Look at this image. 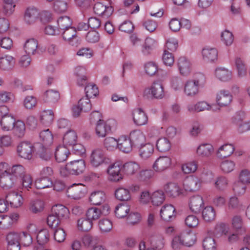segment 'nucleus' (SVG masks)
I'll return each mask as SVG.
<instances>
[{"mask_svg": "<svg viewBox=\"0 0 250 250\" xmlns=\"http://www.w3.org/2000/svg\"><path fill=\"white\" fill-rule=\"evenodd\" d=\"M50 239L49 231L46 229L40 230L37 235V240L40 245H44L48 243Z\"/></svg>", "mask_w": 250, "mask_h": 250, "instance_id": "obj_57", "label": "nucleus"}, {"mask_svg": "<svg viewBox=\"0 0 250 250\" xmlns=\"http://www.w3.org/2000/svg\"><path fill=\"white\" fill-rule=\"evenodd\" d=\"M202 180L195 176L187 177L184 181L183 187L186 191H197L201 187Z\"/></svg>", "mask_w": 250, "mask_h": 250, "instance_id": "obj_8", "label": "nucleus"}, {"mask_svg": "<svg viewBox=\"0 0 250 250\" xmlns=\"http://www.w3.org/2000/svg\"><path fill=\"white\" fill-rule=\"evenodd\" d=\"M176 64L180 74L184 76H188L192 70V64L185 56H181L177 59Z\"/></svg>", "mask_w": 250, "mask_h": 250, "instance_id": "obj_10", "label": "nucleus"}, {"mask_svg": "<svg viewBox=\"0 0 250 250\" xmlns=\"http://www.w3.org/2000/svg\"><path fill=\"white\" fill-rule=\"evenodd\" d=\"M5 199L6 203H9L12 207L16 208L20 207L23 203L22 196L15 192L7 194Z\"/></svg>", "mask_w": 250, "mask_h": 250, "instance_id": "obj_27", "label": "nucleus"}, {"mask_svg": "<svg viewBox=\"0 0 250 250\" xmlns=\"http://www.w3.org/2000/svg\"><path fill=\"white\" fill-rule=\"evenodd\" d=\"M203 247L204 250H216L217 246L213 238L207 237L203 241Z\"/></svg>", "mask_w": 250, "mask_h": 250, "instance_id": "obj_64", "label": "nucleus"}, {"mask_svg": "<svg viewBox=\"0 0 250 250\" xmlns=\"http://www.w3.org/2000/svg\"><path fill=\"white\" fill-rule=\"evenodd\" d=\"M68 196L74 199H79L84 195V187L82 184H73L68 188Z\"/></svg>", "mask_w": 250, "mask_h": 250, "instance_id": "obj_20", "label": "nucleus"}, {"mask_svg": "<svg viewBox=\"0 0 250 250\" xmlns=\"http://www.w3.org/2000/svg\"><path fill=\"white\" fill-rule=\"evenodd\" d=\"M21 185V181L17 177L10 173H2L0 176V186L5 189L18 188Z\"/></svg>", "mask_w": 250, "mask_h": 250, "instance_id": "obj_4", "label": "nucleus"}, {"mask_svg": "<svg viewBox=\"0 0 250 250\" xmlns=\"http://www.w3.org/2000/svg\"><path fill=\"white\" fill-rule=\"evenodd\" d=\"M180 235L184 246L190 247L193 246L196 242V237L193 232H183Z\"/></svg>", "mask_w": 250, "mask_h": 250, "instance_id": "obj_44", "label": "nucleus"}, {"mask_svg": "<svg viewBox=\"0 0 250 250\" xmlns=\"http://www.w3.org/2000/svg\"><path fill=\"white\" fill-rule=\"evenodd\" d=\"M133 119L134 123L138 125H144L147 122V117L141 108H137L133 112Z\"/></svg>", "mask_w": 250, "mask_h": 250, "instance_id": "obj_30", "label": "nucleus"}, {"mask_svg": "<svg viewBox=\"0 0 250 250\" xmlns=\"http://www.w3.org/2000/svg\"><path fill=\"white\" fill-rule=\"evenodd\" d=\"M15 58L10 55H4L0 57V70L8 72L15 66Z\"/></svg>", "mask_w": 250, "mask_h": 250, "instance_id": "obj_13", "label": "nucleus"}, {"mask_svg": "<svg viewBox=\"0 0 250 250\" xmlns=\"http://www.w3.org/2000/svg\"><path fill=\"white\" fill-rule=\"evenodd\" d=\"M35 150L39 157L43 160L49 161L51 158L52 153L50 149L45 147L42 144H36Z\"/></svg>", "mask_w": 250, "mask_h": 250, "instance_id": "obj_25", "label": "nucleus"}, {"mask_svg": "<svg viewBox=\"0 0 250 250\" xmlns=\"http://www.w3.org/2000/svg\"><path fill=\"white\" fill-rule=\"evenodd\" d=\"M238 181L243 184H250V170L248 169H242L239 173Z\"/></svg>", "mask_w": 250, "mask_h": 250, "instance_id": "obj_63", "label": "nucleus"}, {"mask_svg": "<svg viewBox=\"0 0 250 250\" xmlns=\"http://www.w3.org/2000/svg\"><path fill=\"white\" fill-rule=\"evenodd\" d=\"M77 227L79 230L88 231L92 227V222L87 218H82L77 221Z\"/></svg>", "mask_w": 250, "mask_h": 250, "instance_id": "obj_51", "label": "nucleus"}, {"mask_svg": "<svg viewBox=\"0 0 250 250\" xmlns=\"http://www.w3.org/2000/svg\"><path fill=\"white\" fill-rule=\"evenodd\" d=\"M118 148L124 153H129L132 149V143L126 136L122 135L118 139Z\"/></svg>", "mask_w": 250, "mask_h": 250, "instance_id": "obj_19", "label": "nucleus"}, {"mask_svg": "<svg viewBox=\"0 0 250 250\" xmlns=\"http://www.w3.org/2000/svg\"><path fill=\"white\" fill-rule=\"evenodd\" d=\"M171 164V160L170 157H160L155 161L153 165V168L155 171L162 172L168 168Z\"/></svg>", "mask_w": 250, "mask_h": 250, "instance_id": "obj_17", "label": "nucleus"}, {"mask_svg": "<svg viewBox=\"0 0 250 250\" xmlns=\"http://www.w3.org/2000/svg\"><path fill=\"white\" fill-rule=\"evenodd\" d=\"M39 11L35 8H28L26 10L24 15L25 21L28 24L35 23L38 19Z\"/></svg>", "mask_w": 250, "mask_h": 250, "instance_id": "obj_41", "label": "nucleus"}, {"mask_svg": "<svg viewBox=\"0 0 250 250\" xmlns=\"http://www.w3.org/2000/svg\"><path fill=\"white\" fill-rule=\"evenodd\" d=\"M188 205L191 211L199 213L204 205L203 198L199 195L193 196L190 198Z\"/></svg>", "mask_w": 250, "mask_h": 250, "instance_id": "obj_23", "label": "nucleus"}, {"mask_svg": "<svg viewBox=\"0 0 250 250\" xmlns=\"http://www.w3.org/2000/svg\"><path fill=\"white\" fill-rule=\"evenodd\" d=\"M219 167L223 173L229 174L235 169L236 163L233 160L225 159L220 162Z\"/></svg>", "mask_w": 250, "mask_h": 250, "instance_id": "obj_38", "label": "nucleus"}, {"mask_svg": "<svg viewBox=\"0 0 250 250\" xmlns=\"http://www.w3.org/2000/svg\"><path fill=\"white\" fill-rule=\"evenodd\" d=\"M13 136L17 138L21 139L24 137L26 132L25 123L21 120H17L12 128Z\"/></svg>", "mask_w": 250, "mask_h": 250, "instance_id": "obj_26", "label": "nucleus"}, {"mask_svg": "<svg viewBox=\"0 0 250 250\" xmlns=\"http://www.w3.org/2000/svg\"><path fill=\"white\" fill-rule=\"evenodd\" d=\"M52 182L49 178L41 177L37 179L35 182V186L37 189H43L51 187Z\"/></svg>", "mask_w": 250, "mask_h": 250, "instance_id": "obj_54", "label": "nucleus"}, {"mask_svg": "<svg viewBox=\"0 0 250 250\" xmlns=\"http://www.w3.org/2000/svg\"><path fill=\"white\" fill-rule=\"evenodd\" d=\"M242 204L236 196L230 197L227 202V208L228 210H235L241 208Z\"/></svg>", "mask_w": 250, "mask_h": 250, "instance_id": "obj_47", "label": "nucleus"}, {"mask_svg": "<svg viewBox=\"0 0 250 250\" xmlns=\"http://www.w3.org/2000/svg\"><path fill=\"white\" fill-rule=\"evenodd\" d=\"M202 217L206 222H211L215 217V211L214 209L211 206L205 207L202 211Z\"/></svg>", "mask_w": 250, "mask_h": 250, "instance_id": "obj_53", "label": "nucleus"}, {"mask_svg": "<svg viewBox=\"0 0 250 250\" xmlns=\"http://www.w3.org/2000/svg\"><path fill=\"white\" fill-rule=\"evenodd\" d=\"M38 42L34 38L29 39L25 42L24 45V50L29 55H34L37 53Z\"/></svg>", "mask_w": 250, "mask_h": 250, "instance_id": "obj_33", "label": "nucleus"}, {"mask_svg": "<svg viewBox=\"0 0 250 250\" xmlns=\"http://www.w3.org/2000/svg\"><path fill=\"white\" fill-rule=\"evenodd\" d=\"M76 83L80 86H84L87 83L86 68L82 66H77L74 71Z\"/></svg>", "mask_w": 250, "mask_h": 250, "instance_id": "obj_15", "label": "nucleus"}, {"mask_svg": "<svg viewBox=\"0 0 250 250\" xmlns=\"http://www.w3.org/2000/svg\"><path fill=\"white\" fill-rule=\"evenodd\" d=\"M229 184L228 178L223 175L217 177L214 183V186L215 188L220 191H225L228 188Z\"/></svg>", "mask_w": 250, "mask_h": 250, "instance_id": "obj_39", "label": "nucleus"}, {"mask_svg": "<svg viewBox=\"0 0 250 250\" xmlns=\"http://www.w3.org/2000/svg\"><path fill=\"white\" fill-rule=\"evenodd\" d=\"M165 95L164 86L159 82H154L150 86L145 88L143 92V96L146 99H162Z\"/></svg>", "mask_w": 250, "mask_h": 250, "instance_id": "obj_2", "label": "nucleus"}, {"mask_svg": "<svg viewBox=\"0 0 250 250\" xmlns=\"http://www.w3.org/2000/svg\"><path fill=\"white\" fill-rule=\"evenodd\" d=\"M176 212L175 207L171 204H165L160 210V216L166 221L173 220L176 216Z\"/></svg>", "mask_w": 250, "mask_h": 250, "instance_id": "obj_14", "label": "nucleus"}, {"mask_svg": "<svg viewBox=\"0 0 250 250\" xmlns=\"http://www.w3.org/2000/svg\"><path fill=\"white\" fill-rule=\"evenodd\" d=\"M59 28L61 30L66 31L69 29L77 31L76 28L72 26V21L67 16L61 17L57 21Z\"/></svg>", "mask_w": 250, "mask_h": 250, "instance_id": "obj_35", "label": "nucleus"}, {"mask_svg": "<svg viewBox=\"0 0 250 250\" xmlns=\"http://www.w3.org/2000/svg\"><path fill=\"white\" fill-rule=\"evenodd\" d=\"M40 138L44 145L49 146L53 142V135L49 129L41 131L40 133Z\"/></svg>", "mask_w": 250, "mask_h": 250, "instance_id": "obj_56", "label": "nucleus"}, {"mask_svg": "<svg viewBox=\"0 0 250 250\" xmlns=\"http://www.w3.org/2000/svg\"><path fill=\"white\" fill-rule=\"evenodd\" d=\"M145 72L146 74L149 76H153L157 73H159L163 72L161 69H158L157 64L154 62H146L144 65Z\"/></svg>", "mask_w": 250, "mask_h": 250, "instance_id": "obj_40", "label": "nucleus"}, {"mask_svg": "<svg viewBox=\"0 0 250 250\" xmlns=\"http://www.w3.org/2000/svg\"><path fill=\"white\" fill-rule=\"evenodd\" d=\"M44 208V203L39 199L32 200L30 203L29 209L34 213L42 211Z\"/></svg>", "mask_w": 250, "mask_h": 250, "instance_id": "obj_59", "label": "nucleus"}, {"mask_svg": "<svg viewBox=\"0 0 250 250\" xmlns=\"http://www.w3.org/2000/svg\"><path fill=\"white\" fill-rule=\"evenodd\" d=\"M89 160L92 167H98L106 163L107 158L104 149L101 147H97L91 150Z\"/></svg>", "mask_w": 250, "mask_h": 250, "instance_id": "obj_3", "label": "nucleus"}, {"mask_svg": "<svg viewBox=\"0 0 250 250\" xmlns=\"http://www.w3.org/2000/svg\"><path fill=\"white\" fill-rule=\"evenodd\" d=\"M235 147L232 144H225L219 147L216 151L218 158H227L230 156L234 152Z\"/></svg>", "mask_w": 250, "mask_h": 250, "instance_id": "obj_24", "label": "nucleus"}, {"mask_svg": "<svg viewBox=\"0 0 250 250\" xmlns=\"http://www.w3.org/2000/svg\"><path fill=\"white\" fill-rule=\"evenodd\" d=\"M213 146L210 144H202L196 149L197 154L203 158H209L214 153Z\"/></svg>", "mask_w": 250, "mask_h": 250, "instance_id": "obj_22", "label": "nucleus"}, {"mask_svg": "<svg viewBox=\"0 0 250 250\" xmlns=\"http://www.w3.org/2000/svg\"><path fill=\"white\" fill-rule=\"evenodd\" d=\"M187 109L190 112H201L204 110H210L216 111L220 110V108L215 104L210 105L205 101H200L196 104H189L187 106Z\"/></svg>", "mask_w": 250, "mask_h": 250, "instance_id": "obj_7", "label": "nucleus"}, {"mask_svg": "<svg viewBox=\"0 0 250 250\" xmlns=\"http://www.w3.org/2000/svg\"><path fill=\"white\" fill-rule=\"evenodd\" d=\"M77 142V135L74 130L67 131L63 137V146L69 149Z\"/></svg>", "mask_w": 250, "mask_h": 250, "instance_id": "obj_31", "label": "nucleus"}, {"mask_svg": "<svg viewBox=\"0 0 250 250\" xmlns=\"http://www.w3.org/2000/svg\"><path fill=\"white\" fill-rule=\"evenodd\" d=\"M115 124V122L112 120L106 121H100L97 122L95 128V133L99 138L105 137L111 131L112 127Z\"/></svg>", "mask_w": 250, "mask_h": 250, "instance_id": "obj_5", "label": "nucleus"}, {"mask_svg": "<svg viewBox=\"0 0 250 250\" xmlns=\"http://www.w3.org/2000/svg\"><path fill=\"white\" fill-rule=\"evenodd\" d=\"M36 144L33 146L28 142L21 143L17 147V151L19 156L25 159L30 160L32 157V153L35 152Z\"/></svg>", "mask_w": 250, "mask_h": 250, "instance_id": "obj_6", "label": "nucleus"}, {"mask_svg": "<svg viewBox=\"0 0 250 250\" xmlns=\"http://www.w3.org/2000/svg\"><path fill=\"white\" fill-rule=\"evenodd\" d=\"M164 190L168 196L172 197H175L181 193L180 188L174 183H169L166 185Z\"/></svg>", "mask_w": 250, "mask_h": 250, "instance_id": "obj_42", "label": "nucleus"}, {"mask_svg": "<svg viewBox=\"0 0 250 250\" xmlns=\"http://www.w3.org/2000/svg\"><path fill=\"white\" fill-rule=\"evenodd\" d=\"M232 100V95L228 90H221L216 94L215 101L218 106H228L231 103Z\"/></svg>", "mask_w": 250, "mask_h": 250, "instance_id": "obj_12", "label": "nucleus"}, {"mask_svg": "<svg viewBox=\"0 0 250 250\" xmlns=\"http://www.w3.org/2000/svg\"><path fill=\"white\" fill-rule=\"evenodd\" d=\"M206 83V77L202 73L195 75L192 80H188L184 85V93L188 97H192L197 95L199 88L203 87Z\"/></svg>", "mask_w": 250, "mask_h": 250, "instance_id": "obj_1", "label": "nucleus"}, {"mask_svg": "<svg viewBox=\"0 0 250 250\" xmlns=\"http://www.w3.org/2000/svg\"><path fill=\"white\" fill-rule=\"evenodd\" d=\"M129 210L130 208L126 204H120L115 208V215L119 218H124L127 215Z\"/></svg>", "mask_w": 250, "mask_h": 250, "instance_id": "obj_52", "label": "nucleus"}, {"mask_svg": "<svg viewBox=\"0 0 250 250\" xmlns=\"http://www.w3.org/2000/svg\"><path fill=\"white\" fill-rule=\"evenodd\" d=\"M234 63L236 67L238 75L239 77H243L247 74V67L246 64L242 58L236 57L234 59Z\"/></svg>", "mask_w": 250, "mask_h": 250, "instance_id": "obj_46", "label": "nucleus"}, {"mask_svg": "<svg viewBox=\"0 0 250 250\" xmlns=\"http://www.w3.org/2000/svg\"><path fill=\"white\" fill-rule=\"evenodd\" d=\"M122 167V166L118 163L110 165L107 169L108 180L114 182L122 180L123 175L121 172Z\"/></svg>", "mask_w": 250, "mask_h": 250, "instance_id": "obj_9", "label": "nucleus"}, {"mask_svg": "<svg viewBox=\"0 0 250 250\" xmlns=\"http://www.w3.org/2000/svg\"><path fill=\"white\" fill-rule=\"evenodd\" d=\"M156 147L160 152H164L169 150L171 144L167 139L162 138L158 140L156 143Z\"/></svg>", "mask_w": 250, "mask_h": 250, "instance_id": "obj_55", "label": "nucleus"}, {"mask_svg": "<svg viewBox=\"0 0 250 250\" xmlns=\"http://www.w3.org/2000/svg\"><path fill=\"white\" fill-rule=\"evenodd\" d=\"M153 152V146L150 143L141 145L139 150V156L143 160H146L150 158Z\"/></svg>", "mask_w": 250, "mask_h": 250, "instance_id": "obj_34", "label": "nucleus"}, {"mask_svg": "<svg viewBox=\"0 0 250 250\" xmlns=\"http://www.w3.org/2000/svg\"><path fill=\"white\" fill-rule=\"evenodd\" d=\"M38 101L36 97L30 95L26 96L23 101V105L26 109L31 110L37 104Z\"/></svg>", "mask_w": 250, "mask_h": 250, "instance_id": "obj_60", "label": "nucleus"}, {"mask_svg": "<svg viewBox=\"0 0 250 250\" xmlns=\"http://www.w3.org/2000/svg\"><path fill=\"white\" fill-rule=\"evenodd\" d=\"M54 120V113L51 110H44L41 115L40 120L45 125H50Z\"/></svg>", "mask_w": 250, "mask_h": 250, "instance_id": "obj_48", "label": "nucleus"}, {"mask_svg": "<svg viewBox=\"0 0 250 250\" xmlns=\"http://www.w3.org/2000/svg\"><path fill=\"white\" fill-rule=\"evenodd\" d=\"M60 93L57 90H47L44 94V100L46 102L55 103L60 99Z\"/></svg>", "mask_w": 250, "mask_h": 250, "instance_id": "obj_50", "label": "nucleus"}, {"mask_svg": "<svg viewBox=\"0 0 250 250\" xmlns=\"http://www.w3.org/2000/svg\"><path fill=\"white\" fill-rule=\"evenodd\" d=\"M165 200V194L162 190H156L151 195V201L154 206H158L161 205Z\"/></svg>", "mask_w": 250, "mask_h": 250, "instance_id": "obj_45", "label": "nucleus"}, {"mask_svg": "<svg viewBox=\"0 0 250 250\" xmlns=\"http://www.w3.org/2000/svg\"><path fill=\"white\" fill-rule=\"evenodd\" d=\"M203 60L207 62H213L218 58V50L215 48L205 47L202 49Z\"/></svg>", "mask_w": 250, "mask_h": 250, "instance_id": "obj_18", "label": "nucleus"}, {"mask_svg": "<svg viewBox=\"0 0 250 250\" xmlns=\"http://www.w3.org/2000/svg\"><path fill=\"white\" fill-rule=\"evenodd\" d=\"M214 75L216 79L223 82H229L232 78L231 71L224 67L216 68Z\"/></svg>", "mask_w": 250, "mask_h": 250, "instance_id": "obj_21", "label": "nucleus"}, {"mask_svg": "<svg viewBox=\"0 0 250 250\" xmlns=\"http://www.w3.org/2000/svg\"><path fill=\"white\" fill-rule=\"evenodd\" d=\"M198 167V162L191 161L182 165V170L185 174L193 173L196 171Z\"/></svg>", "mask_w": 250, "mask_h": 250, "instance_id": "obj_49", "label": "nucleus"}, {"mask_svg": "<svg viewBox=\"0 0 250 250\" xmlns=\"http://www.w3.org/2000/svg\"><path fill=\"white\" fill-rule=\"evenodd\" d=\"M70 155L69 148L63 146H59L55 152L56 160L59 163L65 161Z\"/></svg>", "mask_w": 250, "mask_h": 250, "instance_id": "obj_29", "label": "nucleus"}, {"mask_svg": "<svg viewBox=\"0 0 250 250\" xmlns=\"http://www.w3.org/2000/svg\"><path fill=\"white\" fill-rule=\"evenodd\" d=\"M105 194L102 191L98 190L92 192L89 197L90 203L95 206L103 204L106 200Z\"/></svg>", "mask_w": 250, "mask_h": 250, "instance_id": "obj_32", "label": "nucleus"}, {"mask_svg": "<svg viewBox=\"0 0 250 250\" xmlns=\"http://www.w3.org/2000/svg\"><path fill=\"white\" fill-rule=\"evenodd\" d=\"M129 138L134 145H141L146 140L145 135L140 130L132 131Z\"/></svg>", "mask_w": 250, "mask_h": 250, "instance_id": "obj_36", "label": "nucleus"}, {"mask_svg": "<svg viewBox=\"0 0 250 250\" xmlns=\"http://www.w3.org/2000/svg\"><path fill=\"white\" fill-rule=\"evenodd\" d=\"M51 19V13L49 11H43L41 13L40 20H38L36 23L37 26L36 29L40 31L45 30V31H47V30L55 31V29L52 26H46L45 25V23L49 22Z\"/></svg>", "mask_w": 250, "mask_h": 250, "instance_id": "obj_11", "label": "nucleus"}, {"mask_svg": "<svg viewBox=\"0 0 250 250\" xmlns=\"http://www.w3.org/2000/svg\"><path fill=\"white\" fill-rule=\"evenodd\" d=\"M85 168V162L82 159L71 161L67 164V168L71 174L79 175L83 172Z\"/></svg>", "mask_w": 250, "mask_h": 250, "instance_id": "obj_16", "label": "nucleus"}, {"mask_svg": "<svg viewBox=\"0 0 250 250\" xmlns=\"http://www.w3.org/2000/svg\"><path fill=\"white\" fill-rule=\"evenodd\" d=\"M156 45L157 42L155 40L150 38H147L143 46L142 53L145 56L149 55L156 47Z\"/></svg>", "mask_w": 250, "mask_h": 250, "instance_id": "obj_43", "label": "nucleus"}, {"mask_svg": "<svg viewBox=\"0 0 250 250\" xmlns=\"http://www.w3.org/2000/svg\"><path fill=\"white\" fill-rule=\"evenodd\" d=\"M124 168L126 174L133 175L139 170L140 166L136 163L130 162L124 165Z\"/></svg>", "mask_w": 250, "mask_h": 250, "instance_id": "obj_61", "label": "nucleus"}, {"mask_svg": "<svg viewBox=\"0 0 250 250\" xmlns=\"http://www.w3.org/2000/svg\"><path fill=\"white\" fill-rule=\"evenodd\" d=\"M115 195L116 198L121 201H128L131 198L129 191L123 188L117 189Z\"/></svg>", "mask_w": 250, "mask_h": 250, "instance_id": "obj_58", "label": "nucleus"}, {"mask_svg": "<svg viewBox=\"0 0 250 250\" xmlns=\"http://www.w3.org/2000/svg\"><path fill=\"white\" fill-rule=\"evenodd\" d=\"M178 41L177 39L174 37H169L167 40L165 50L170 51L171 52H175L178 47Z\"/></svg>", "mask_w": 250, "mask_h": 250, "instance_id": "obj_62", "label": "nucleus"}, {"mask_svg": "<svg viewBox=\"0 0 250 250\" xmlns=\"http://www.w3.org/2000/svg\"><path fill=\"white\" fill-rule=\"evenodd\" d=\"M16 121L15 119L11 115L3 116L0 122L1 129L6 131L11 130Z\"/></svg>", "mask_w": 250, "mask_h": 250, "instance_id": "obj_37", "label": "nucleus"}, {"mask_svg": "<svg viewBox=\"0 0 250 250\" xmlns=\"http://www.w3.org/2000/svg\"><path fill=\"white\" fill-rule=\"evenodd\" d=\"M51 210L52 213H54L61 221L67 219L69 217L68 209L62 205H57L53 206Z\"/></svg>", "mask_w": 250, "mask_h": 250, "instance_id": "obj_28", "label": "nucleus"}]
</instances>
